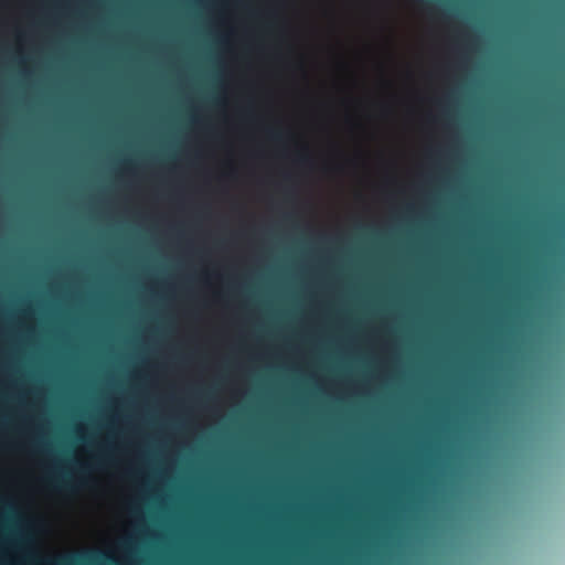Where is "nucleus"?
Here are the masks:
<instances>
[{
	"label": "nucleus",
	"instance_id": "f257e3e1",
	"mask_svg": "<svg viewBox=\"0 0 565 565\" xmlns=\"http://www.w3.org/2000/svg\"><path fill=\"white\" fill-rule=\"evenodd\" d=\"M44 481L50 488H52L56 491H61V492H74L77 488V481H74V480L67 478L65 475L57 473V472H53L52 475H49L44 479ZM78 484L85 486V480L83 478H81L78 480Z\"/></svg>",
	"mask_w": 565,
	"mask_h": 565
},
{
	"label": "nucleus",
	"instance_id": "f03ea898",
	"mask_svg": "<svg viewBox=\"0 0 565 565\" xmlns=\"http://www.w3.org/2000/svg\"><path fill=\"white\" fill-rule=\"evenodd\" d=\"M269 136L271 139L280 141L284 137V134L280 130H269Z\"/></svg>",
	"mask_w": 565,
	"mask_h": 565
},
{
	"label": "nucleus",
	"instance_id": "7ed1b4c3",
	"mask_svg": "<svg viewBox=\"0 0 565 565\" xmlns=\"http://www.w3.org/2000/svg\"><path fill=\"white\" fill-rule=\"evenodd\" d=\"M299 161H301V162L306 163V162H308V161H309V158H308V156H300V157H299Z\"/></svg>",
	"mask_w": 565,
	"mask_h": 565
}]
</instances>
